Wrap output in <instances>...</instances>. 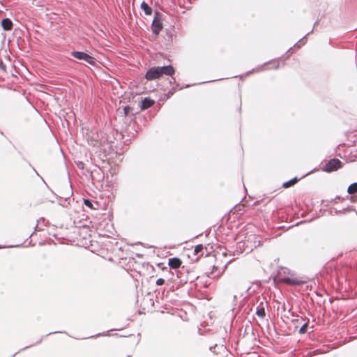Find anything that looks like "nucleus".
Returning <instances> with one entry per match:
<instances>
[{
  "instance_id": "obj_7",
  "label": "nucleus",
  "mask_w": 357,
  "mask_h": 357,
  "mask_svg": "<svg viewBox=\"0 0 357 357\" xmlns=\"http://www.w3.org/2000/svg\"><path fill=\"white\" fill-rule=\"evenodd\" d=\"M1 26L4 30H10L13 26L11 20L8 18L3 19L1 21Z\"/></svg>"
},
{
  "instance_id": "obj_13",
  "label": "nucleus",
  "mask_w": 357,
  "mask_h": 357,
  "mask_svg": "<svg viewBox=\"0 0 357 357\" xmlns=\"http://www.w3.org/2000/svg\"><path fill=\"white\" fill-rule=\"evenodd\" d=\"M204 246L202 244H199L195 247L194 252L195 254H198L202 251Z\"/></svg>"
},
{
  "instance_id": "obj_11",
  "label": "nucleus",
  "mask_w": 357,
  "mask_h": 357,
  "mask_svg": "<svg viewBox=\"0 0 357 357\" xmlns=\"http://www.w3.org/2000/svg\"><path fill=\"white\" fill-rule=\"evenodd\" d=\"M256 314H257V316H259V317H260L261 318L264 317L265 315H266V312H265L264 308L263 307H260V308H257Z\"/></svg>"
},
{
  "instance_id": "obj_2",
  "label": "nucleus",
  "mask_w": 357,
  "mask_h": 357,
  "mask_svg": "<svg viewBox=\"0 0 357 357\" xmlns=\"http://www.w3.org/2000/svg\"><path fill=\"white\" fill-rule=\"evenodd\" d=\"M72 56L79 60L85 61L89 64H95L96 59L84 52L74 51L72 52Z\"/></svg>"
},
{
  "instance_id": "obj_12",
  "label": "nucleus",
  "mask_w": 357,
  "mask_h": 357,
  "mask_svg": "<svg viewBox=\"0 0 357 357\" xmlns=\"http://www.w3.org/2000/svg\"><path fill=\"white\" fill-rule=\"evenodd\" d=\"M282 281L283 282L289 284H296L295 280L293 279H291L289 278H283V279H282Z\"/></svg>"
},
{
  "instance_id": "obj_8",
  "label": "nucleus",
  "mask_w": 357,
  "mask_h": 357,
  "mask_svg": "<svg viewBox=\"0 0 357 357\" xmlns=\"http://www.w3.org/2000/svg\"><path fill=\"white\" fill-rule=\"evenodd\" d=\"M141 8L144 11L145 14L147 15H151L152 13L151 8L149 7V5L144 1H143L141 3Z\"/></svg>"
},
{
  "instance_id": "obj_6",
  "label": "nucleus",
  "mask_w": 357,
  "mask_h": 357,
  "mask_svg": "<svg viewBox=\"0 0 357 357\" xmlns=\"http://www.w3.org/2000/svg\"><path fill=\"white\" fill-rule=\"evenodd\" d=\"M154 103V101L149 98H146L141 102V109H146L151 107Z\"/></svg>"
},
{
  "instance_id": "obj_1",
  "label": "nucleus",
  "mask_w": 357,
  "mask_h": 357,
  "mask_svg": "<svg viewBox=\"0 0 357 357\" xmlns=\"http://www.w3.org/2000/svg\"><path fill=\"white\" fill-rule=\"evenodd\" d=\"M174 73V68L172 66H155L151 68L145 75L147 80L158 79L162 75H172Z\"/></svg>"
},
{
  "instance_id": "obj_4",
  "label": "nucleus",
  "mask_w": 357,
  "mask_h": 357,
  "mask_svg": "<svg viewBox=\"0 0 357 357\" xmlns=\"http://www.w3.org/2000/svg\"><path fill=\"white\" fill-rule=\"evenodd\" d=\"M152 28H153V32L155 35H158L159 33V32L161 31V29H162V23L160 22L159 20L155 19L152 23Z\"/></svg>"
},
{
  "instance_id": "obj_10",
  "label": "nucleus",
  "mask_w": 357,
  "mask_h": 357,
  "mask_svg": "<svg viewBox=\"0 0 357 357\" xmlns=\"http://www.w3.org/2000/svg\"><path fill=\"white\" fill-rule=\"evenodd\" d=\"M297 178H294L287 182H285L283 183V187L284 188H289L290 186H291L292 185L295 184L296 182H297Z\"/></svg>"
},
{
  "instance_id": "obj_14",
  "label": "nucleus",
  "mask_w": 357,
  "mask_h": 357,
  "mask_svg": "<svg viewBox=\"0 0 357 357\" xmlns=\"http://www.w3.org/2000/svg\"><path fill=\"white\" fill-rule=\"evenodd\" d=\"M307 324H305L299 330V333L301 334H303L306 332V330H307Z\"/></svg>"
},
{
  "instance_id": "obj_3",
  "label": "nucleus",
  "mask_w": 357,
  "mask_h": 357,
  "mask_svg": "<svg viewBox=\"0 0 357 357\" xmlns=\"http://www.w3.org/2000/svg\"><path fill=\"white\" fill-rule=\"evenodd\" d=\"M340 167V160L338 159H331L324 165L323 169L326 172H331L338 169Z\"/></svg>"
},
{
  "instance_id": "obj_16",
  "label": "nucleus",
  "mask_w": 357,
  "mask_h": 357,
  "mask_svg": "<svg viewBox=\"0 0 357 357\" xmlns=\"http://www.w3.org/2000/svg\"><path fill=\"white\" fill-rule=\"evenodd\" d=\"M165 283V280L163 278H158L157 280H156V284L157 285H162L163 284Z\"/></svg>"
},
{
  "instance_id": "obj_9",
  "label": "nucleus",
  "mask_w": 357,
  "mask_h": 357,
  "mask_svg": "<svg viewBox=\"0 0 357 357\" xmlns=\"http://www.w3.org/2000/svg\"><path fill=\"white\" fill-rule=\"evenodd\" d=\"M347 192L349 194L357 192V183L351 184L347 189Z\"/></svg>"
},
{
  "instance_id": "obj_15",
  "label": "nucleus",
  "mask_w": 357,
  "mask_h": 357,
  "mask_svg": "<svg viewBox=\"0 0 357 357\" xmlns=\"http://www.w3.org/2000/svg\"><path fill=\"white\" fill-rule=\"evenodd\" d=\"M84 204H85L86 206H88V207H89V208H93V204H92V203H91V202L90 200H89V199H84Z\"/></svg>"
},
{
  "instance_id": "obj_17",
  "label": "nucleus",
  "mask_w": 357,
  "mask_h": 357,
  "mask_svg": "<svg viewBox=\"0 0 357 357\" xmlns=\"http://www.w3.org/2000/svg\"><path fill=\"white\" fill-rule=\"evenodd\" d=\"M127 112H128V109H127V107H126V108H125V112H126V114L127 113Z\"/></svg>"
},
{
  "instance_id": "obj_5",
  "label": "nucleus",
  "mask_w": 357,
  "mask_h": 357,
  "mask_svg": "<svg viewBox=\"0 0 357 357\" xmlns=\"http://www.w3.org/2000/svg\"><path fill=\"white\" fill-rule=\"evenodd\" d=\"M168 264L172 268L176 269L181 266V261L176 257L171 258L169 259Z\"/></svg>"
}]
</instances>
